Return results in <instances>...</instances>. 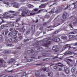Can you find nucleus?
I'll list each match as a JSON object with an SVG mask.
<instances>
[{
	"label": "nucleus",
	"instance_id": "1",
	"mask_svg": "<svg viewBox=\"0 0 77 77\" xmlns=\"http://www.w3.org/2000/svg\"><path fill=\"white\" fill-rule=\"evenodd\" d=\"M18 11H22V17H26V16H33L35 15V13H30V11L29 10L26 11L25 8L22 7L21 8L18 10Z\"/></svg>",
	"mask_w": 77,
	"mask_h": 77
},
{
	"label": "nucleus",
	"instance_id": "2",
	"mask_svg": "<svg viewBox=\"0 0 77 77\" xmlns=\"http://www.w3.org/2000/svg\"><path fill=\"white\" fill-rule=\"evenodd\" d=\"M57 39V38H48L47 40H46V42H47V43H45L44 44V46L45 47H48V46L50 45V43H51V41H53L55 42V40H56Z\"/></svg>",
	"mask_w": 77,
	"mask_h": 77
},
{
	"label": "nucleus",
	"instance_id": "3",
	"mask_svg": "<svg viewBox=\"0 0 77 77\" xmlns=\"http://www.w3.org/2000/svg\"><path fill=\"white\" fill-rule=\"evenodd\" d=\"M52 49L55 52H57L58 51L61 52V51H60V49L59 48L56 46H54L53 47Z\"/></svg>",
	"mask_w": 77,
	"mask_h": 77
},
{
	"label": "nucleus",
	"instance_id": "4",
	"mask_svg": "<svg viewBox=\"0 0 77 77\" xmlns=\"http://www.w3.org/2000/svg\"><path fill=\"white\" fill-rule=\"evenodd\" d=\"M12 4L14 5L13 6V7H14V8H19V6H18V3L14 2Z\"/></svg>",
	"mask_w": 77,
	"mask_h": 77
},
{
	"label": "nucleus",
	"instance_id": "5",
	"mask_svg": "<svg viewBox=\"0 0 77 77\" xmlns=\"http://www.w3.org/2000/svg\"><path fill=\"white\" fill-rule=\"evenodd\" d=\"M64 71L66 74H68L70 71L69 70H68V69L66 67H64Z\"/></svg>",
	"mask_w": 77,
	"mask_h": 77
},
{
	"label": "nucleus",
	"instance_id": "6",
	"mask_svg": "<svg viewBox=\"0 0 77 77\" xmlns=\"http://www.w3.org/2000/svg\"><path fill=\"white\" fill-rule=\"evenodd\" d=\"M69 44H67L65 45H64L63 46V50H64L65 48H66V47H69Z\"/></svg>",
	"mask_w": 77,
	"mask_h": 77
},
{
	"label": "nucleus",
	"instance_id": "7",
	"mask_svg": "<svg viewBox=\"0 0 77 77\" xmlns=\"http://www.w3.org/2000/svg\"><path fill=\"white\" fill-rule=\"evenodd\" d=\"M72 54V53L71 51H66L64 54L65 55H66V54Z\"/></svg>",
	"mask_w": 77,
	"mask_h": 77
},
{
	"label": "nucleus",
	"instance_id": "8",
	"mask_svg": "<svg viewBox=\"0 0 77 77\" xmlns=\"http://www.w3.org/2000/svg\"><path fill=\"white\" fill-rule=\"evenodd\" d=\"M67 13H64L62 17L63 18H64V19H66V18L67 17Z\"/></svg>",
	"mask_w": 77,
	"mask_h": 77
},
{
	"label": "nucleus",
	"instance_id": "9",
	"mask_svg": "<svg viewBox=\"0 0 77 77\" xmlns=\"http://www.w3.org/2000/svg\"><path fill=\"white\" fill-rule=\"evenodd\" d=\"M46 6V5L45 4H42L40 6H39V8L40 9H42V8H44Z\"/></svg>",
	"mask_w": 77,
	"mask_h": 77
},
{
	"label": "nucleus",
	"instance_id": "10",
	"mask_svg": "<svg viewBox=\"0 0 77 77\" xmlns=\"http://www.w3.org/2000/svg\"><path fill=\"white\" fill-rule=\"evenodd\" d=\"M13 17H12V16H6V17H3V18H6V19H8V18H13Z\"/></svg>",
	"mask_w": 77,
	"mask_h": 77
},
{
	"label": "nucleus",
	"instance_id": "11",
	"mask_svg": "<svg viewBox=\"0 0 77 77\" xmlns=\"http://www.w3.org/2000/svg\"><path fill=\"white\" fill-rule=\"evenodd\" d=\"M61 38L63 39L66 40V39H67V37H66V36H63L61 37Z\"/></svg>",
	"mask_w": 77,
	"mask_h": 77
},
{
	"label": "nucleus",
	"instance_id": "12",
	"mask_svg": "<svg viewBox=\"0 0 77 77\" xmlns=\"http://www.w3.org/2000/svg\"><path fill=\"white\" fill-rule=\"evenodd\" d=\"M46 70L47 71H48V68H43L42 69V70L43 71H45Z\"/></svg>",
	"mask_w": 77,
	"mask_h": 77
},
{
	"label": "nucleus",
	"instance_id": "13",
	"mask_svg": "<svg viewBox=\"0 0 77 77\" xmlns=\"http://www.w3.org/2000/svg\"><path fill=\"white\" fill-rule=\"evenodd\" d=\"M35 25H32V26L31 29H32V32H35Z\"/></svg>",
	"mask_w": 77,
	"mask_h": 77
},
{
	"label": "nucleus",
	"instance_id": "14",
	"mask_svg": "<svg viewBox=\"0 0 77 77\" xmlns=\"http://www.w3.org/2000/svg\"><path fill=\"white\" fill-rule=\"evenodd\" d=\"M35 74L36 77H38V76H39V72L38 71L36 72H35Z\"/></svg>",
	"mask_w": 77,
	"mask_h": 77
},
{
	"label": "nucleus",
	"instance_id": "15",
	"mask_svg": "<svg viewBox=\"0 0 77 77\" xmlns=\"http://www.w3.org/2000/svg\"><path fill=\"white\" fill-rule=\"evenodd\" d=\"M4 61L2 59H0V63H1V65H2V64H4Z\"/></svg>",
	"mask_w": 77,
	"mask_h": 77
},
{
	"label": "nucleus",
	"instance_id": "16",
	"mask_svg": "<svg viewBox=\"0 0 77 77\" xmlns=\"http://www.w3.org/2000/svg\"><path fill=\"white\" fill-rule=\"evenodd\" d=\"M75 33H77V32L74 31V32H70L69 33V34H70V35L75 34Z\"/></svg>",
	"mask_w": 77,
	"mask_h": 77
},
{
	"label": "nucleus",
	"instance_id": "17",
	"mask_svg": "<svg viewBox=\"0 0 77 77\" xmlns=\"http://www.w3.org/2000/svg\"><path fill=\"white\" fill-rule=\"evenodd\" d=\"M13 32L14 35H17V33H18V31L15 30V29H14L13 30Z\"/></svg>",
	"mask_w": 77,
	"mask_h": 77
},
{
	"label": "nucleus",
	"instance_id": "18",
	"mask_svg": "<svg viewBox=\"0 0 77 77\" xmlns=\"http://www.w3.org/2000/svg\"><path fill=\"white\" fill-rule=\"evenodd\" d=\"M69 38L70 40L71 41L73 40V35H69Z\"/></svg>",
	"mask_w": 77,
	"mask_h": 77
},
{
	"label": "nucleus",
	"instance_id": "19",
	"mask_svg": "<svg viewBox=\"0 0 77 77\" xmlns=\"http://www.w3.org/2000/svg\"><path fill=\"white\" fill-rule=\"evenodd\" d=\"M53 72H50L48 73V76H52L53 75Z\"/></svg>",
	"mask_w": 77,
	"mask_h": 77
},
{
	"label": "nucleus",
	"instance_id": "20",
	"mask_svg": "<svg viewBox=\"0 0 77 77\" xmlns=\"http://www.w3.org/2000/svg\"><path fill=\"white\" fill-rule=\"evenodd\" d=\"M55 41V42H59L60 41V38H57L56 40H54Z\"/></svg>",
	"mask_w": 77,
	"mask_h": 77
},
{
	"label": "nucleus",
	"instance_id": "21",
	"mask_svg": "<svg viewBox=\"0 0 77 77\" xmlns=\"http://www.w3.org/2000/svg\"><path fill=\"white\" fill-rule=\"evenodd\" d=\"M34 51L33 50H30L28 51L27 53H33Z\"/></svg>",
	"mask_w": 77,
	"mask_h": 77
},
{
	"label": "nucleus",
	"instance_id": "22",
	"mask_svg": "<svg viewBox=\"0 0 77 77\" xmlns=\"http://www.w3.org/2000/svg\"><path fill=\"white\" fill-rule=\"evenodd\" d=\"M57 65L58 66H62V67L63 66V65L60 63H58Z\"/></svg>",
	"mask_w": 77,
	"mask_h": 77
},
{
	"label": "nucleus",
	"instance_id": "23",
	"mask_svg": "<svg viewBox=\"0 0 77 77\" xmlns=\"http://www.w3.org/2000/svg\"><path fill=\"white\" fill-rule=\"evenodd\" d=\"M28 6L29 8H33L34 6L32 5H30V4H29L28 5Z\"/></svg>",
	"mask_w": 77,
	"mask_h": 77
},
{
	"label": "nucleus",
	"instance_id": "24",
	"mask_svg": "<svg viewBox=\"0 0 77 77\" xmlns=\"http://www.w3.org/2000/svg\"><path fill=\"white\" fill-rule=\"evenodd\" d=\"M20 30L21 32H24L25 30V29H24V27H23L20 29Z\"/></svg>",
	"mask_w": 77,
	"mask_h": 77
},
{
	"label": "nucleus",
	"instance_id": "25",
	"mask_svg": "<svg viewBox=\"0 0 77 77\" xmlns=\"http://www.w3.org/2000/svg\"><path fill=\"white\" fill-rule=\"evenodd\" d=\"M10 13H9V12H5L3 15V16H5V15H8V14H9Z\"/></svg>",
	"mask_w": 77,
	"mask_h": 77
},
{
	"label": "nucleus",
	"instance_id": "26",
	"mask_svg": "<svg viewBox=\"0 0 77 77\" xmlns=\"http://www.w3.org/2000/svg\"><path fill=\"white\" fill-rule=\"evenodd\" d=\"M26 62H32V61H33V59H31V60H28L27 59L26 60Z\"/></svg>",
	"mask_w": 77,
	"mask_h": 77
},
{
	"label": "nucleus",
	"instance_id": "27",
	"mask_svg": "<svg viewBox=\"0 0 77 77\" xmlns=\"http://www.w3.org/2000/svg\"><path fill=\"white\" fill-rule=\"evenodd\" d=\"M19 26V24L18 23H16L15 24V27H18Z\"/></svg>",
	"mask_w": 77,
	"mask_h": 77
},
{
	"label": "nucleus",
	"instance_id": "28",
	"mask_svg": "<svg viewBox=\"0 0 77 77\" xmlns=\"http://www.w3.org/2000/svg\"><path fill=\"white\" fill-rule=\"evenodd\" d=\"M60 12V9H58V10L55 11V12L56 13H59V12Z\"/></svg>",
	"mask_w": 77,
	"mask_h": 77
},
{
	"label": "nucleus",
	"instance_id": "29",
	"mask_svg": "<svg viewBox=\"0 0 77 77\" xmlns=\"http://www.w3.org/2000/svg\"><path fill=\"white\" fill-rule=\"evenodd\" d=\"M29 33H30V29H29L26 31V33L27 35L29 34Z\"/></svg>",
	"mask_w": 77,
	"mask_h": 77
},
{
	"label": "nucleus",
	"instance_id": "30",
	"mask_svg": "<svg viewBox=\"0 0 77 77\" xmlns=\"http://www.w3.org/2000/svg\"><path fill=\"white\" fill-rule=\"evenodd\" d=\"M6 45L7 46H8V47H12L13 46L11 44H7Z\"/></svg>",
	"mask_w": 77,
	"mask_h": 77
},
{
	"label": "nucleus",
	"instance_id": "31",
	"mask_svg": "<svg viewBox=\"0 0 77 77\" xmlns=\"http://www.w3.org/2000/svg\"><path fill=\"white\" fill-rule=\"evenodd\" d=\"M43 11V9H41L39 10L38 12V14H39V13H41V12H42V11Z\"/></svg>",
	"mask_w": 77,
	"mask_h": 77
},
{
	"label": "nucleus",
	"instance_id": "32",
	"mask_svg": "<svg viewBox=\"0 0 77 77\" xmlns=\"http://www.w3.org/2000/svg\"><path fill=\"white\" fill-rule=\"evenodd\" d=\"M75 71V68H73L72 69V72H74Z\"/></svg>",
	"mask_w": 77,
	"mask_h": 77
},
{
	"label": "nucleus",
	"instance_id": "33",
	"mask_svg": "<svg viewBox=\"0 0 77 77\" xmlns=\"http://www.w3.org/2000/svg\"><path fill=\"white\" fill-rule=\"evenodd\" d=\"M26 72H25L22 75L21 77H23V76H26Z\"/></svg>",
	"mask_w": 77,
	"mask_h": 77
},
{
	"label": "nucleus",
	"instance_id": "34",
	"mask_svg": "<svg viewBox=\"0 0 77 77\" xmlns=\"http://www.w3.org/2000/svg\"><path fill=\"white\" fill-rule=\"evenodd\" d=\"M3 3L4 4H6L7 5H9V3L8 2H3Z\"/></svg>",
	"mask_w": 77,
	"mask_h": 77
},
{
	"label": "nucleus",
	"instance_id": "35",
	"mask_svg": "<svg viewBox=\"0 0 77 77\" xmlns=\"http://www.w3.org/2000/svg\"><path fill=\"white\" fill-rule=\"evenodd\" d=\"M12 38H13V39H15V38H16L17 37V36L16 35H14L12 36Z\"/></svg>",
	"mask_w": 77,
	"mask_h": 77
},
{
	"label": "nucleus",
	"instance_id": "36",
	"mask_svg": "<svg viewBox=\"0 0 77 77\" xmlns=\"http://www.w3.org/2000/svg\"><path fill=\"white\" fill-rule=\"evenodd\" d=\"M60 24H54L53 26V27H57V26H59Z\"/></svg>",
	"mask_w": 77,
	"mask_h": 77
},
{
	"label": "nucleus",
	"instance_id": "37",
	"mask_svg": "<svg viewBox=\"0 0 77 77\" xmlns=\"http://www.w3.org/2000/svg\"><path fill=\"white\" fill-rule=\"evenodd\" d=\"M3 53L5 54V53H8L9 52V51H4L3 52Z\"/></svg>",
	"mask_w": 77,
	"mask_h": 77
},
{
	"label": "nucleus",
	"instance_id": "38",
	"mask_svg": "<svg viewBox=\"0 0 77 77\" xmlns=\"http://www.w3.org/2000/svg\"><path fill=\"white\" fill-rule=\"evenodd\" d=\"M67 64H68V65L69 66H71V64L70 63V62H67Z\"/></svg>",
	"mask_w": 77,
	"mask_h": 77
},
{
	"label": "nucleus",
	"instance_id": "39",
	"mask_svg": "<svg viewBox=\"0 0 77 77\" xmlns=\"http://www.w3.org/2000/svg\"><path fill=\"white\" fill-rule=\"evenodd\" d=\"M9 32V31H8V30H6L5 31V35H7V34Z\"/></svg>",
	"mask_w": 77,
	"mask_h": 77
},
{
	"label": "nucleus",
	"instance_id": "40",
	"mask_svg": "<svg viewBox=\"0 0 77 77\" xmlns=\"http://www.w3.org/2000/svg\"><path fill=\"white\" fill-rule=\"evenodd\" d=\"M70 6V5H67V7L64 9L65 10H66V9H68V8Z\"/></svg>",
	"mask_w": 77,
	"mask_h": 77
},
{
	"label": "nucleus",
	"instance_id": "41",
	"mask_svg": "<svg viewBox=\"0 0 77 77\" xmlns=\"http://www.w3.org/2000/svg\"><path fill=\"white\" fill-rule=\"evenodd\" d=\"M24 42H26V41H29V39H25L23 40Z\"/></svg>",
	"mask_w": 77,
	"mask_h": 77
},
{
	"label": "nucleus",
	"instance_id": "42",
	"mask_svg": "<svg viewBox=\"0 0 77 77\" xmlns=\"http://www.w3.org/2000/svg\"><path fill=\"white\" fill-rule=\"evenodd\" d=\"M49 59L48 58H46L43 60V61H47V60H48Z\"/></svg>",
	"mask_w": 77,
	"mask_h": 77
},
{
	"label": "nucleus",
	"instance_id": "43",
	"mask_svg": "<svg viewBox=\"0 0 77 77\" xmlns=\"http://www.w3.org/2000/svg\"><path fill=\"white\" fill-rule=\"evenodd\" d=\"M38 10V9L37 8H35L33 10L34 11H35V12H36V11H37Z\"/></svg>",
	"mask_w": 77,
	"mask_h": 77
},
{
	"label": "nucleus",
	"instance_id": "44",
	"mask_svg": "<svg viewBox=\"0 0 77 77\" xmlns=\"http://www.w3.org/2000/svg\"><path fill=\"white\" fill-rule=\"evenodd\" d=\"M49 14H53L54 13V11L52 10L51 11L49 12Z\"/></svg>",
	"mask_w": 77,
	"mask_h": 77
},
{
	"label": "nucleus",
	"instance_id": "45",
	"mask_svg": "<svg viewBox=\"0 0 77 77\" xmlns=\"http://www.w3.org/2000/svg\"><path fill=\"white\" fill-rule=\"evenodd\" d=\"M54 68L55 69H57L58 68V67L57 66H54Z\"/></svg>",
	"mask_w": 77,
	"mask_h": 77
},
{
	"label": "nucleus",
	"instance_id": "46",
	"mask_svg": "<svg viewBox=\"0 0 77 77\" xmlns=\"http://www.w3.org/2000/svg\"><path fill=\"white\" fill-rule=\"evenodd\" d=\"M4 27H8V25L6 24V25H4Z\"/></svg>",
	"mask_w": 77,
	"mask_h": 77
},
{
	"label": "nucleus",
	"instance_id": "47",
	"mask_svg": "<svg viewBox=\"0 0 77 77\" xmlns=\"http://www.w3.org/2000/svg\"><path fill=\"white\" fill-rule=\"evenodd\" d=\"M9 12H10V13H11V14H12L13 13H14V12H15V11H9Z\"/></svg>",
	"mask_w": 77,
	"mask_h": 77
},
{
	"label": "nucleus",
	"instance_id": "48",
	"mask_svg": "<svg viewBox=\"0 0 77 77\" xmlns=\"http://www.w3.org/2000/svg\"><path fill=\"white\" fill-rule=\"evenodd\" d=\"M4 77H13V76H8L7 75H5L4 76Z\"/></svg>",
	"mask_w": 77,
	"mask_h": 77
},
{
	"label": "nucleus",
	"instance_id": "49",
	"mask_svg": "<svg viewBox=\"0 0 77 77\" xmlns=\"http://www.w3.org/2000/svg\"><path fill=\"white\" fill-rule=\"evenodd\" d=\"M20 19L19 18L16 20V22H18V21H20Z\"/></svg>",
	"mask_w": 77,
	"mask_h": 77
},
{
	"label": "nucleus",
	"instance_id": "50",
	"mask_svg": "<svg viewBox=\"0 0 77 77\" xmlns=\"http://www.w3.org/2000/svg\"><path fill=\"white\" fill-rule=\"evenodd\" d=\"M2 22H0V25H1L2 24V23H4V20L3 19H2Z\"/></svg>",
	"mask_w": 77,
	"mask_h": 77
},
{
	"label": "nucleus",
	"instance_id": "51",
	"mask_svg": "<svg viewBox=\"0 0 77 77\" xmlns=\"http://www.w3.org/2000/svg\"><path fill=\"white\" fill-rule=\"evenodd\" d=\"M58 57L57 56H55L54 57V59H58Z\"/></svg>",
	"mask_w": 77,
	"mask_h": 77
},
{
	"label": "nucleus",
	"instance_id": "52",
	"mask_svg": "<svg viewBox=\"0 0 77 77\" xmlns=\"http://www.w3.org/2000/svg\"><path fill=\"white\" fill-rule=\"evenodd\" d=\"M8 35H10V36H12V34L11 32H10L8 34Z\"/></svg>",
	"mask_w": 77,
	"mask_h": 77
},
{
	"label": "nucleus",
	"instance_id": "53",
	"mask_svg": "<svg viewBox=\"0 0 77 77\" xmlns=\"http://www.w3.org/2000/svg\"><path fill=\"white\" fill-rule=\"evenodd\" d=\"M58 33V31H56L54 32V34H56V33Z\"/></svg>",
	"mask_w": 77,
	"mask_h": 77
},
{
	"label": "nucleus",
	"instance_id": "54",
	"mask_svg": "<svg viewBox=\"0 0 77 77\" xmlns=\"http://www.w3.org/2000/svg\"><path fill=\"white\" fill-rule=\"evenodd\" d=\"M26 1V0H21L20 1L21 2H22V3H23V2H24Z\"/></svg>",
	"mask_w": 77,
	"mask_h": 77
},
{
	"label": "nucleus",
	"instance_id": "55",
	"mask_svg": "<svg viewBox=\"0 0 77 77\" xmlns=\"http://www.w3.org/2000/svg\"><path fill=\"white\" fill-rule=\"evenodd\" d=\"M46 1H47V0H42L41 1V2H45Z\"/></svg>",
	"mask_w": 77,
	"mask_h": 77
},
{
	"label": "nucleus",
	"instance_id": "56",
	"mask_svg": "<svg viewBox=\"0 0 77 77\" xmlns=\"http://www.w3.org/2000/svg\"><path fill=\"white\" fill-rule=\"evenodd\" d=\"M8 71V72H11H11H12V70L9 71Z\"/></svg>",
	"mask_w": 77,
	"mask_h": 77
},
{
	"label": "nucleus",
	"instance_id": "57",
	"mask_svg": "<svg viewBox=\"0 0 77 77\" xmlns=\"http://www.w3.org/2000/svg\"><path fill=\"white\" fill-rule=\"evenodd\" d=\"M12 38H9L8 39V41L10 42H11V41H12Z\"/></svg>",
	"mask_w": 77,
	"mask_h": 77
},
{
	"label": "nucleus",
	"instance_id": "58",
	"mask_svg": "<svg viewBox=\"0 0 77 77\" xmlns=\"http://www.w3.org/2000/svg\"><path fill=\"white\" fill-rule=\"evenodd\" d=\"M45 25H47V23H44L43 24V25L44 26H45Z\"/></svg>",
	"mask_w": 77,
	"mask_h": 77
},
{
	"label": "nucleus",
	"instance_id": "59",
	"mask_svg": "<svg viewBox=\"0 0 77 77\" xmlns=\"http://www.w3.org/2000/svg\"><path fill=\"white\" fill-rule=\"evenodd\" d=\"M4 27V25H2L1 26V29H3V27Z\"/></svg>",
	"mask_w": 77,
	"mask_h": 77
},
{
	"label": "nucleus",
	"instance_id": "60",
	"mask_svg": "<svg viewBox=\"0 0 77 77\" xmlns=\"http://www.w3.org/2000/svg\"><path fill=\"white\" fill-rule=\"evenodd\" d=\"M18 41V40L17 39H15L14 40V42H17Z\"/></svg>",
	"mask_w": 77,
	"mask_h": 77
},
{
	"label": "nucleus",
	"instance_id": "61",
	"mask_svg": "<svg viewBox=\"0 0 77 77\" xmlns=\"http://www.w3.org/2000/svg\"><path fill=\"white\" fill-rule=\"evenodd\" d=\"M12 30H13V29L12 28H11L10 29V32H12Z\"/></svg>",
	"mask_w": 77,
	"mask_h": 77
},
{
	"label": "nucleus",
	"instance_id": "62",
	"mask_svg": "<svg viewBox=\"0 0 77 77\" xmlns=\"http://www.w3.org/2000/svg\"><path fill=\"white\" fill-rule=\"evenodd\" d=\"M67 60H69V61H70V62L72 61V60H71L70 59H68Z\"/></svg>",
	"mask_w": 77,
	"mask_h": 77
},
{
	"label": "nucleus",
	"instance_id": "63",
	"mask_svg": "<svg viewBox=\"0 0 77 77\" xmlns=\"http://www.w3.org/2000/svg\"><path fill=\"white\" fill-rule=\"evenodd\" d=\"M77 6L76 5H75L74 6V9H76V8H77Z\"/></svg>",
	"mask_w": 77,
	"mask_h": 77
},
{
	"label": "nucleus",
	"instance_id": "64",
	"mask_svg": "<svg viewBox=\"0 0 77 77\" xmlns=\"http://www.w3.org/2000/svg\"><path fill=\"white\" fill-rule=\"evenodd\" d=\"M74 45L75 46H77V42H76L74 44Z\"/></svg>",
	"mask_w": 77,
	"mask_h": 77
}]
</instances>
